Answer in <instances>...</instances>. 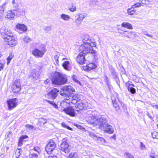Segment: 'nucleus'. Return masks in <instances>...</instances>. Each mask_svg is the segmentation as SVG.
<instances>
[{"mask_svg": "<svg viewBox=\"0 0 158 158\" xmlns=\"http://www.w3.org/2000/svg\"><path fill=\"white\" fill-rule=\"evenodd\" d=\"M82 41L83 44L79 46V49L81 52L85 55L89 53H95L96 51L93 48L96 46V43L91 39L89 35H85Z\"/></svg>", "mask_w": 158, "mask_h": 158, "instance_id": "f257e3e1", "label": "nucleus"}, {"mask_svg": "<svg viewBox=\"0 0 158 158\" xmlns=\"http://www.w3.org/2000/svg\"><path fill=\"white\" fill-rule=\"evenodd\" d=\"M0 32L2 37L8 42L9 45L13 47L17 44L16 38L10 30L2 27L0 29Z\"/></svg>", "mask_w": 158, "mask_h": 158, "instance_id": "f03ea898", "label": "nucleus"}, {"mask_svg": "<svg viewBox=\"0 0 158 158\" xmlns=\"http://www.w3.org/2000/svg\"><path fill=\"white\" fill-rule=\"evenodd\" d=\"M52 83L56 85H62L67 81L66 76L58 72H56L52 75Z\"/></svg>", "mask_w": 158, "mask_h": 158, "instance_id": "7ed1b4c3", "label": "nucleus"}, {"mask_svg": "<svg viewBox=\"0 0 158 158\" xmlns=\"http://www.w3.org/2000/svg\"><path fill=\"white\" fill-rule=\"evenodd\" d=\"M91 123L94 125L98 126L99 129H103L104 127L107 125V120L104 117L102 116L100 118H97L95 116H93L92 117Z\"/></svg>", "mask_w": 158, "mask_h": 158, "instance_id": "20e7f679", "label": "nucleus"}, {"mask_svg": "<svg viewBox=\"0 0 158 158\" xmlns=\"http://www.w3.org/2000/svg\"><path fill=\"white\" fill-rule=\"evenodd\" d=\"M75 92V89L71 86L64 87L60 92V94L64 97H69Z\"/></svg>", "mask_w": 158, "mask_h": 158, "instance_id": "39448f33", "label": "nucleus"}, {"mask_svg": "<svg viewBox=\"0 0 158 158\" xmlns=\"http://www.w3.org/2000/svg\"><path fill=\"white\" fill-rule=\"evenodd\" d=\"M81 95L78 94L71 95L69 97H67L66 99L69 101V103L75 104L77 101L81 100Z\"/></svg>", "mask_w": 158, "mask_h": 158, "instance_id": "423d86ee", "label": "nucleus"}, {"mask_svg": "<svg viewBox=\"0 0 158 158\" xmlns=\"http://www.w3.org/2000/svg\"><path fill=\"white\" fill-rule=\"evenodd\" d=\"M42 48L41 50H40L37 48H35L32 51V54L34 56L37 57H42L44 55L46 50L44 45H42Z\"/></svg>", "mask_w": 158, "mask_h": 158, "instance_id": "0eeeda50", "label": "nucleus"}, {"mask_svg": "<svg viewBox=\"0 0 158 158\" xmlns=\"http://www.w3.org/2000/svg\"><path fill=\"white\" fill-rule=\"evenodd\" d=\"M56 147V143L53 140H50L46 145L45 149L48 154H50Z\"/></svg>", "mask_w": 158, "mask_h": 158, "instance_id": "6e6552de", "label": "nucleus"}, {"mask_svg": "<svg viewBox=\"0 0 158 158\" xmlns=\"http://www.w3.org/2000/svg\"><path fill=\"white\" fill-rule=\"evenodd\" d=\"M12 91L16 93L19 92L21 89V85L19 80H16L13 82L11 87Z\"/></svg>", "mask_w": 158, "mask_h": 158, "instance_id": "1a4fd4ad", "label": "nucleus"}, {"mask_svg": "<svg viewBox=\"0 0 158 158\" xmlns=\"http://www.w3.org/2000/svg\"><path fill=\"white\" fill-rule=\"evenodd\" d=\"M16 101V98L10 99L7 101L6 102L8 106V109L9 110H11L16 106L17 103Z\"/></svg>", "mask_w": 158, "mask_h": 158, "instance_id": "9d476101", "label": "nucleus"}, {"mask_svg": "<svg viewBox=\"0 0 158 158\" xmlns=\"http://www.w3.org/2000/svg\"><path fill=\"white\" fill-rule=\"evenodd\" d=\"M59 90L56 88H54L48 92L47 96L49 98L53 100L55 99L58 95Z\"/></svg>", "mask_w": 158, "mask_h": 158, "instance_id": "9b49d317", "label": "nucleus"}, {"mask_svg": "<svg viewBox=\"0 0 158 158\" xmlns=\"http://www.w3.org/2000/svg\"><path fill=\"white\" fill-rule=\"evenodd\" d=\"M60 149L62 151L65 153H69L71 150L69 144L66 141H63L61 143Z\"/></svg>", "mask_w": 158, "mask_h": 158, "instance_id": "f8f14e48", "label": "nucleus"}, {"mask_svg": "<svg viewBox=\"0 0 158 158\" xmlns=\"http://www.w3.org/2000/svg\"><path fill=\"white\" fill-rule=\"evenodd\" d=\"M88 106L87 103L84 101H82L79 103L77 105L76 110L78 112H81V111L85 109Z\"/></svg>", "mask_w": 158, "mask_h": 158, "instance_id": "ddd939ff", "label": "nucleus"}, {"mask_svg": "<svg viewBox=\"0 0 158 158\" xmlns=\"http://www.w3.org/2000/svg\"><path fill=\"white\" fill-rule=\"evenodd\" d=\"M86 55L83 54L80 52L77 56L76 60L77 62L81 64H83L85 63L86 61L85 58Z\"/></svg>", "mask_w": 158, "mask_h": 158, "instance_id": "4468645a", "label": "nucleus"}, {"mask_svg": "<svg viewBox=\"0 0 158 158\" xmlns=\"http://www.w3.org/2000/svg\"><path fill=\"white\" fill-rule=\"evenodd\" d=\"M15 28L17 31L20 34L26 32L27 30V27L23 24L18 23L16 25Z\"/></svg>", "mask_w": 158, "mask_h": 158, "instance_id": "2eb2a0df", "label": "nucleus"}, {"mask_svg": "<svg viewBox=\"0 0 158 158\" xmlns=\"http://www.w3.org/2000/svg\"><path fill=\"white\" fill-rule=\"evenodd\" d=\"M64 111L67 114L71 116L74 117L76 115L75 109L73 106L65 108L64 109Z\"/></svg>", "mask_w": 158, "mask_h": 158, "instance_id": "dca6fc26", "label": "nucleus"}, {"mask_svg": "<svg viewBox=\"0 0 158 158\" xmlns=\"http://www.w3.org/2000/svg\"><path fill=\"white\" fill-rule=\"evenodd\" d=\"M15 11H16L15 10H8L6 13L5 14L4 16L6 18H7L9 20H11L15 17Z\"/></svg>", "mask_w": 158, "mask_h": 158, "instance_id": "f3484780", "label": "nucleus"}, {"mask_svg": "<svg viewBox=\"0 0 158 158\" xmlns=\"http://www.w3.org/2000/svg\"><path fill=\"white\" fill-rule=\"evenodd\" d=\"M90 136L94 140H98L99 142L101 144H104L106 142V140L104 139L102 137L97 136L93 133H91L90 134Z\"/></svg>", "mask_w": 158, "mask_h": 158, "instance_id": "a211bd4d", "label": "nucleus"}, {"mask_svg": "<svg viewBox=\"0 0 158 158\" xmlns=\"http://www.w3.org/2000/svg\"><path fill=\"white\" fill-rule=\"evenodd\" d=\"M105 129V131L108 133L109 134H112L114 132V129L113 128L112 126L107 123V125L104 127V129Z\"/></svg>", "mask_w": 158, "mask_h": 158, "instance_id": "6ab92c4d", "label": "nucleus"}, {"mask_svg": "<svg viewBox=\"0 0 158 158\" xmlns=\"http://www.w3.org/2000/svg\"><path fill=\"white\" fill-rule=\"evenodd\" d=\"M97 67V65L94 63H89L86 66L84 67V70L87 71H90L92 69H94Z\"/></svg>", "mask_w": 158, "mask_h": 158, "instance_id": "aec40b11", "label": "nucleus"}, {"mask_svg": "<svg viewBox=\"0 0 158 158\" xmlns=\"http://www.w3.org/2000/svg\"><path fill=\"white\" fill-rule=\"evenodd\" d=\"M109 69L113 77H116L117 76V73L116 72L114 68L112 65H110L109 66Z\"/></svg>", "mask_w": 158, "mask_h": 158, "instance_id": "412c9836", "label": "nucleus"}, {"mask_svg": "<svg viewBox=\"0 0 158 158\" xmlns=\"http://www.w3.org/2000/svg\"><path fill=\"white\" fill-rule=\"evenodd\" d=\"M121 26L129 29H132L133 28L132 25L129 23L127 22H124L121 24Z\"/></svg>", "mask_w": 158, "mask_h": 158, "instance_id": "4be33fe9", "label": "nucleus"}, {"mask_svg": "<svg viewBox=\"0 0 158 158\" xmlns=\"http://www.w3.org/2000/svg\"><path fill=\"white\" fill-rule=\"evenodd\" d=\"M30 77H33L35 80L37 79L39 77V75L38 73L35 71H33L30 75Z\"/></svg>", "mask_w": 158, "mask_h": 158, "instance_id": "5701e85b", "label": "nucleus"}, {"mask_svg": "<svg viewBox=\"0 0 158 158\" xmlns=\"http://www.w3.org/2000/svg\"><path fill=\"white\" fill-rule=\"evenodd\" d=\"M87 15V14L85 13H78L77 14L76 17H77L80 19L83 20Z\"/></svg>", "mask_w": 158, "mask_h": 158, "instance_id": "b1692460", "label": "nucleus"}, {"mask_svg": "<svg viewBox=\"0 0 158 158\" xmlns=\"http://www.w3.org/2000/svg\"><path fill=\"white\" fill-rule=\"evenodd\" d=\"M28 137L27 135H23L20 137L18 142V146H21L23 144V140Z\"/></svg>", "mask_w": 158, "mask_h": 158, "instance_id": "393cba45", "label": "nucleus"}, {"mask_svg": "<svg viewBox=\"0 0 158 158\" xmlns=\"http://www.w3.org/2000/svg\"><path fill=\"white\" fill-rule=\"evenodd\" d=\"M47 122V120L43 118H40L38 121V124L40 126H42Z\"/></svg>", "mask_w": 158, "mask_h": 158, "instance_id": "a878e982", "label": "nucleus"}, {"mask_svg": "<svg viewBox=\"0 0 158 158\" xmlns=\"http://www.w3.org/2000/svg\"><path fill=\"white\" fill-rule=\"evenodd\" d=\"M60 18L65 21H68L70 19V17L69 15L64 14H62L61 15Z\"/></svg>", "mask_w": 158, "mask_h": 158, "instance_id": "bb28decb", "label": "nucleus"}, {"mask_svg": "<svg viewBox=\"0 0 158 158\" xmlns=\"http://www.w3.org/2000/svg\"><path fill=\"white\" fill-rule=\"evenodd\" d=\"M135 11L136 10L132 6L130 8L127 10V13L130 15H133L135 12Z\"/></svg>", "mask_w": 158, "mask_h": 158, "instance_id": "cd10ccee", "label": "nucleus"}, {"mask_svg": "<svg viewBox=\"0 0 158 158\" xmlns=\"http://www.w3.org/2000/svg\"><path fill=\"white\" fill-rule=\"evenodd\" d=\"M122 34L127 37H129V35L135 34V33L131 31H123Z\"/></svg>", "mask_w": 158, "mask_h": 158, "instance_id": "c85d7f7f", "label": "nucleus"}, {"mask_svg": "<svg viewBox=\"0 0 158 158\" xmlns=\"http://www.w3.org/2000/svg\"><path fill=\"white\" fill-rule=\"evenodd\" d=\"M70 64L69 62L68 61H65L62 64V66L64 69L69 70V66Z\"/></svg>", "mask_w": 158, "mask_h": 158, "instance_id": "c756f323", "label": "nucleus"}, {"mask_svg": "<svg viewBox=\"0 0 158 158\" xmlns=\"http://www.w3.org/2000/svg\"><path fill=\"white\" fill-rule=\"evenodd\" d=\"M111 99L112 101V102L114 106L115 107L116 109L117 110H118L119 109V107L118 106V104L117 102H116V100L115 99H114V98L112 97Z\"/></svg>", "mask_w": 158, "mask_h": 158, "instance_id": "7c9ffc66", "label": "nucleus"}, {"mask_svg": "<svg viewBox=\"0 0 158 158\" xmlns=\"http://www.w3.org/2000/svg\"><path fill=\"white\" fill-rule=\"evenodd\" d=\"M69 158H79L77 152H71L69 156Z\"/></svg>", "mask_w": 158, "mask_h": 158, "instance_id": "2f4dec72", "label": "nucleus"}, {"mask_svg": "<svg viewBox=\"0 0 158 158\" xmlns=\"http://www.w3.org/2000/svg\"><path fill=\"white\" fill-rule=\"evenodd\" d=\"M134 86V85H132V86H131V87H129L128 89L129 92L132 94H135L136 93V89L133 88Z\"/></svg>", "mask_w": 158, "mask_h": 158, "instance_id": "473e14b6", "label": "nucleus"}, {"mask_svg": "<svg viewBox=\"0 0 158 158\" xmlns=\"http://www.w3.org/2000/svg\"><path fill=\"white\" fill-rule=\"evenodd\" d=\"M23 40L24 43H28L31 41V39L28 36L26 35L23 38Z\"/></svg>", "mask_w": 158, "mask_h": 158, "instance_id": "72a5a7b5", "label": "nucleus"}, {"mask_svg": "<svg viewBox=\"0 0 158 158\" xmlns=\"http://www.w3.org/2000/svg\"><path fill=\"white\" fill-rule=\"evenodd\" d=\"M14 55L12 53L10 54L9 56L7 58V64L8 65L10 63V60L13 57Z\"/></svg>", "mask_w": 158, "mask_h": 158, "instance_id": "f704fd0d", "label": "nucleus"}, {"mask_svg": "<svg viewBox=\"0 0 158 158\" xmlns=\"http://www.w3.org/2000/svg\"><path fill=\"white\" fill-rule=\"evenodd\" d=\"M152 135L154 139H158V133L155 131L152 132Z\"/></svg>", "mask_w": 158, "mask_h": 158, "instance_id": "c9c22d12", "label": "nucleus"}, {"mask_svg": "<svg viewBox=\"0 0 158 158\" xmlns=\"http://www.w3.org/2000/svg\"><path fill=\"white\" fill-rule=\"evenodd\" d=\"M69 9L71 12H74L76 10V8L75 5L72 4L71 7L69 8Z\"/></svg>", "mask_w": 158, "mask_h": 158, "instance_id": "e433bc0d", "label": "nucleus"}, {"mask_svg": "<svg viewBox=\"0 0 158 158\" xmlns=\"http://www.w3.org/2000/svg\"><path fill=\"white\" fill-rule=\"evenodd\" d=\"M47 102H48V103L52 106L54 108L57 109V105L53 101H47Z\"/></svg>", "mask_w": 158, "mask_h": 158, "instance_id": "4c0bfd02", "label": "nucleus"}, {"mask_svg": "<svg viewBox=\"0 0 158 158\" xmlns=\"http://www.w3.org/2000/svg\"><path fill=\"white\" fill-rule=\"evenodd\" d=\"M51 29V27L50 26H46L43 28V30L46 32H48Z\"/></svg>", "mask_w": 158, "mask_h": 158, "instance_id": "58836bf2", "label": "nucleus"}, {"mask_svg": "<svg viewBox=\"0 0 158 158\" xmlns=\"http://www.w3.org/2000/svg\"><path fill=\"white\" fill-rule=\"evenodd\" d=\"M61 125L64 127L66 128H67V129H68L69 130H71V131H72L73 130V129L72 128L70 127L69 126H67L64 123H61Z\"/></svg>", "mask_w": 158, "mask_h": 158, "instance_id": "ea45409f", "label": "nucleus"}, {"mask_svg": "<svg viewBox=\"0 0 158 158\" xmlns=\"http://www.w3.org/2000/svg\"><path fill=\"white\" fill-rule=\"evenodd\" d=\"M104 81L106 84L110 82V80L107 76L105 74L104 75Z\"/></svg>", "mask_w": 158, "mask_h": 158, "instance_id": "a19ab883", "label": "nucleus"}, {"mask_svg": "<svg viewBox=\"0 0 158 158\" xmlns=\"http://www.w3.org/2000/svg\"><path fill=\"white\" fill-rule=\"evenodd\" d=\"M12 3L13 5V7L15 9H17L19 7L18 5L15 2V0H13L12 2Z\"/></svg>", "mask_w": 158, "mask_h": 158, "instance_id": "79ce46f5", "label": "nucleus"}, {"mask_svg": "<svg viewBox=\"0 0 158 158\" xmlns=\"http://www.w3.org/2000/svg\"><path fill=\"white\" fill-rule=\"evenodd\" d=\"M18 13L19 15H23L25 14L24 10L23 9H19L18 11Z\"/></svg>", "mask_w": 158, "mask_h": 158, "instance_id": "37998d69", "label": "nucleus"}, {"mask_svg": "<svg viewBox=\"0 0 158 158\" xmlns=\"http://www.w3.org/2000/svg\"><path fill=\"white\" fill-rule=\"evenodd\" d=\"M83 20L80 19H79L78 18H77L75 20V22L77 24L79 25L80 24Z\"/></svg>", "mask_w": 158, "mask_h": 158, "instance_id": "c03bdc74", "label": "nucleus"}, {"mask_svg": "<svg viewBox=\"0 0 158 158\" xmlns=\"http://www.w3.org/2000/svg\"><path fill=\"white\" fill-rule=\"evenodd\" d=\"M72 78L73 80L77 83L79 84V85H81V83L80 81H79L78 80L76 79V77L75 76H73L72 77Z\"/></svg>", "mask_w": 158, "mask_h": 158, "instance_id": "a18cd8bd", "label": "nucleus"}, {"mask_svg": "<svg viewBox=\"0 0 158 158\" xmlns=\"http://www.w3.org/2000/svg\"><path fill=\"white\" fill-rule=\"evenodd\" d=\"M142 5L141 3L139 2V3H135L132 6L134 8H138L141 6Z\"/></svg>", "mask_w": 158, "mask_h": 158, "instance_id": "49530a36", "label": "nucleus"}, {"mask_svg": "<svg viewBox=\"0 0 158 158\" xmlns=\"http://www.w3.org/2000/svg\"><path fill=\"white\" fill-rule=\"evenodd\" d=\"M140 148L142 150H146V147L145 145L141 142H140Z\"/></svg>", "mask_w": 158, "mask_h": 158, "instance_id": "de8ad7c7", "label": "nucleus"}, {"mask_svg": "<svg viewBox=\"0 0 158 158\" xmlns=\"http://www.w3.org/2000/svg\"><path fill=\"white\" fill-rule=\"evenodd\" d=\"M139 2L141 4H148L149 1L148 0H139Z\"/></svg>", "mask_w": 158, "mask_h": 158, "instance_id": "09e8293b", "label": "nucleus"}, {"mask_svg": "<svg viewBox=\"0 0 158 158\" xmlns=\"http://www.w3.org/2000/svg\"><path fill=\"white\" fill-rule=\"evenodd\" d=\"M58 58L59 56L57 55H56L54 57V59L55 60L56 64L57 65L59 64Z\"/></svg>", "mask_w": 158, "mask_h": 158, "instance_id": "8fccbe9b", "label": "nucleus"}, {"mask_svg": "<svg viewBox=\"0 0 158 158\" xmlns=\"http://www.w3.org/2000/svg\"><path fill=\"white\" fill-rule=\"evenodd\" d=\"M129 82H131V81H129L125 84V85L127 87V89H128V88H129V87H131V86H132V85H133V84H131Z\"/></svg>", "mask_w": 158, "mask_h": 158, "instance_id": "3c124183", "label": "nucleus"}, {"mask_svg": "<svg viewBox=\"0 0 158 158\" xmlns=\"http://www.w3.org/2000/svg\"><path fill=\"white\" fill-rule=\"evenodd\" d=\"M143 34L145 35H147V36L149 37H152L153 36V35H150V34H148L147 31H143Z\"/></svg>", "mask_w": 158, "mask_h": 158, "instance_id": "603ef678", "label": "nucleus"}, {"mask_svg": "<svg viewBox=\"0 0 158 158\" xmlns=\"http://www.w3.org/2000/svg\"><path fill=\"white\" fill-rule=\"evenodd\" d=\"M114 79H115V80L118 84V85L119 86L120 85V83H119V79H118V76H117V77H113Z\"/></svg>", "mask_w": 158, "mask_h": 158, "instance_id": "864d4df0", "label": "nucleus"}, {"mask_svg": "<svg viewBox=\"0 0 158 158\" xmlns=\"http://www.w3.org/2000/svg\"><path fill=\"white\" fill-rule=\"evenodd\" d=\"M127 158H134V156L130 153H127L125 154Z\"/></svg>", "mask_w": 158, "mask_h": 158, "instance_id": "5fc2aeb1", "label": "nucleus"}, {"mask_svg": "<svg viewBox=\"0 0 158 158\" xmlns=\"http://www.w3.org/2000/svg\"><path fill=\"white\" fill-rule=\"evenodd\" d=\"M155 156L156 155L153 152H152L149 156L150 158H155Z\"/></svg>", "mask_w": 158, "mask_h": 158, "instance_id": "6e6d98bb", "label": "nucleus"}, {"mask_svg": "<svg viewBox=\"0 0 158 158\" xmlns=\"http://www.w3.org/2000/svg\"><path fill=\"white\" fill-rule=\"evenodd\" d=\"M96 0H90V4L92 6H94L96 4Z\"/></svg>", "mask_w": 158, "mask_h": 158, "instance_id": "4d7b16f0", "label": "nucleus"}, {"mask_svg": "<svg viewBox=\"0 0 158 158\" xmlns=\"http://www.w3.org/2000/svg\"><path fill=\"white\" fill-rule=\"evenodd\" d=\"M31 158H37L38 157V155L36 154H33L31 155Z\"/></svg>", "mask_w": 158, "mask_h": 158, "instance_id": "13d9d810", "label": "nucleus"}, {"mask_svg": "<svg viewBox=\"0 0 158 158\" xmlns=\"http://www.w3.org/2000/svg\"><path fill=\"white\" fill-rule=\"evenodd\" d=\"M4 10V8L2 6L0 7V14H2L3 13Z\"/></svg>", "mask_w": 158, "mask_h": 158, "instance_id": "bf43d9fd", "label": "nucleus"}, {"mask_svg": "<svg viewBox=\"0 0 158 158\" xmlns=\"http://www.w3.org/2000/svg\"><path fill=\"white\" fill-rule=\"evenodd\" d=\"M106 84L107 85L108 88L109 89V90H110L112 88V86L111 85L110 83H110H107V84Z\"/></svg>", "mask_w": 158, "mask_h": 158, "instance_id": "052dcab7", "label": "nucleus"}, {"mask_svg": "<svg viewBox=\"0 0 158 158\" xmlns=\"http://www.w3.org/2000/svg\"><path fill=\"white\" fill-rule=\"evenodd\" d=\"M76 126L77 127V128H79V129H81V130H83V129H84V127H82L80 125H77V124L76 125Z\"/></svg>", "mask_w": 158, "mask_h": 158, "instance_id": "680f3d73", "label": "nucleus"}, {"mask_svg": "<svg viewBox=\"0 0 158 158\" xmlns=\"http://www.w3.org/2000/svg\"><path fill=\"white\" fill-rule=\"evenodd\" d=\"M26 127L27 128H31V129H33V127L32 126L27 124L26 125Z\"/></svg>", "mask_w": 158, "mask_h": 158, "instance_id": "e2e57ef3", "label": "nucleus"}, {"mask_svg": "<svg viewBox=\"0 0 158 158\" xmlns=\"http://www.w3.org/2000/svg\"><path fill=\"white\" fill-rule=\"evenodd\" d=\"M50 82V80L48 79H47L46 80L44 81V83L45 84H48Z\"/></svg>", "mask_w": 158, "mask_h": 158, "instance_id": "0e129e2a", "label": "nucleus"}, {"mask_svg": "<svg viewBox=\"0 0 158 158\" xmlns=\"http://www.w3.org/2000/svg\"><path fill=\"white\" fill-rule=\"evenodd\" d=\"M3 69V65L2 63H0V71L2 70Z\"/></svg>", "mask_w": 158, "mask_h": 158, "instance_id": "69168bd1", "label": "nucleus"}, {"mask_svg": "<svg viewBox=\"0 0 158 158\" xmlns=\"http://www.w3.org/2000/svg\"><path fill=\"white\" fill-rule=\"evenodd\" d=\"M147 115L151 119H152L153 118L152 115L149 114V113L147 112Z\"/></svg>", "mask_w": 158, "mask_h": 158, "instance_id": "338daca9", "label": "nucleus"}, {"mask_svg": "<svg viewBox=\"0 0 158 158\" xmlns=\"http://www.w3.org/2000/svg\"><path fill=\"white\" fill-rule=\"evenodd\" d=\"M48 158H58L56 156H48Z\"/></svg>", "mask_w": 158, "mask_h": 158, "instance_id": "774afa93", "label": "nucleus"}]
</instances>
